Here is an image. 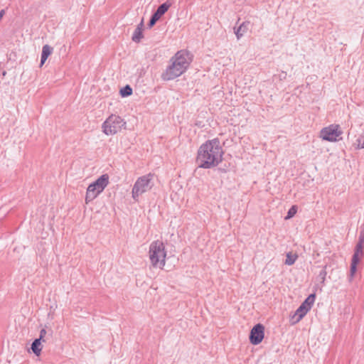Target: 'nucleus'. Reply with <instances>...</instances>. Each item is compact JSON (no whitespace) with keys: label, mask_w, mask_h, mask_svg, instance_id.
<instances>
[{"label":"nucleus","mask_w":364,"mask_h":364,"mask_svg":"<svg viewBox=\"0 0 364 364\" xmlns=\"http://www.w3.org/2000/svg\"><path fill=\"white\" fill-rule=\"evenodd\" d=\"M171 5L172 0H167L166 2L159 6L154 14L161 18L168 10Z\"/></svg>","instance_id":"obj_12"},{"label":"nucleus","mask_w":364,"mask_h":364,"mask_svg":"<svg viewBox=\"0 0 364 364\" xmlns=\"http://www.w3.org/2000/svg\"><path fill=\"white\" fill-rule=\"evenodd\" d=\"M358 149L364 148V132L360 134L359 138L357 139Z\"/></svg>","instance_id":"obj_21"},{"label":"nucleus","mask_w":364,"mask_h":364,"mask_svg":"<svg viewBox=\"0 0 364 364\" xmlns=\"http://www.w3.org/2000/svg\"><path fill=\"white\" fill-rule=\"evenodd\" d=\"M297 208L296 205H293L288 211L287 215L286 216V219H289L292 218L296 213Z\"/></svg>","instance_id":"obj_20"},{"label":"nucleus","mask_w":364,"mask_h":364,"mask_svg":"<svg viewBox=\"0 0 364 364\" xmlns=\"http://www.w3.org/2000/svg\"><path fill=\"white\" fill-rule=\"evenodd\" d=\"M154 175L151 173L142 176L136 181L132 188V198L138 200V197L151 190L154 183L152 182Z\"/></svg>","instance_id":"obj_5"},{"label":"nucleus","mask_w":364,"mask_h":364,"mask_svg":"<svg viewBox=\"0 0 364 364\" xmlns=\"http://www.w3.org/2000/svg\"><path fill=\"white\" fill-rule=\"evenodd\" d=\"M53 48L49 45H44L42 48L41 58V66H42L46 61L48 56L52 53Z\"/></svg>","instance_id":"obj_13"},{"label":"nucleus","mask_w":364,"mask_h":364,"mask_svg":"<svg viewBox=\"0 0 364 364\" xmlns=\"http://www.w3.org/2000/svg\"><path fill=\"white\" fill-rule=\"evenodd\" d=\"M108 184L109 176L107 174L102 175L95 181L90 184L86 191L85 203L87 204L96 198Z\"/></svg>","instance_id":"obj_4"},{"label":"nucleus","mask_w":364,"mask_h":364,"mask_svg":"<svg viewBox=\"0 0 364 364\" xmlns=\"http://www.w3.org/2000/svg\"><path fill=\"white\" fill-rule=\"evenodd\" d=\"M316 299V295L314 294H310L301 304H304L306 308H309L311 309L312 305L314 304Z\"/></svg>","instance_id":"obj_17"},{"label":"nucleus","mask_w":364,"mask_h":364,"mask_svg":"<svg viewBox=\"0 0 364 364\" xmlns=\"http://www.w3.org/2000/svg\"><path fill=\"white\" fill-rule=\"evenodd\" d=\"M46 334V329H44V328L41 329L40 331V336H39L38 338H41V341H45L43 338L45 337Z\"/></svg>","instance_id":"obj_24"},{"label":"nucleus","mask_w":364,"mask_h":364,"mask_svg":"<svg viewBox=\"0 0 364 364\" xmlns=\"http://www.w3.org/2000/svg\"><path fill=\"white\" fill-rule=\"evenodd\" d=\"M223 154L219 139L215 138L200 145L196 161L199 168H211L222 162Z\"/></svg>","instance_id":"obj_1"},{"label":"nucleus","mask_w":364,"mask_h":364,"mask_svg":"<svg viewBox=\"0 0 364 364\" xmlns=\"http://www.w3.org/2000/svg\"><path fill=\"white\" fill-rule=\"evenodd\" d=\"M326 266H325L323 267V269L319 272V274H318V277L321 279V281L322 283L324 282V281L326 279V276L327 274V272L326 271Z\"/></svg>","instance_id":"obj_22"},{"label":"nucleus","mask_w":364,"mask_h":364,"mask_svg":"<svg viewBox=\"0 0 364 364\" xmlns=\"http://www.w3.org/2000/svg\"><path fill=\"white\" fill-rule=\"evenodd\" d=\"M31 348L35 355H39L42 350L41 338H36L33 341Z\"/></svg>","instance_id":"obj_15"},{"label":"nucleus","mask_w":364,"mask_h":364,"mask_svg":"<svg viewBox=\"0 0 364 364\" xmlns=\"http://www.w3.org/2000/svg\"><path fill=\"white\" fill-rule=\"evenodd\" d=\"M356 245H360L363 247L364 245V229L360 232L358 241Z\"/></svg>","instance_id":"obj_23"},{"label":"nucleus","mask_w":364,"mask_h":364,"mask_svg":"<svg viewBox=\"0 0 364 364\" xmlns=\"http://www.w3.org/2000/svg\"><path fill=\"white\" fill-rule=\"evenodd\" d=\"M264 336V327L261 323H257L252 328L250 333V341L253 345L259 344Z\"/></svg>","instance_id":"obj_9"},{"label":"nucleus","mask_w":364,"mask_h":364,"mask_svg":"<svg viewBox=\"0 0 364 364\" xmlns=\"http://www.w3.org/2000/svg\"><path fill=\"white\" fill-rule=\"evenodd\" d=\"M364 256L363 247L360 245H356L354 250V253L352 257L350 268V274H349V280L351 281L356 272H357V265L360 262V259Z\"/></svg>","instance_id":"obj_8"},{"label":"nucleus","mask_w":364,"mask_h":364,"mask_svg":"<svg viewBox=\"0 0 364 364\" xmlns=\"http://www.w3.org/2000/svg\"><path fill=\"white\" fill-rule=\"evenodd\" d=\"M342 133L338 124H331L321 130L320 136L326 141H336Z\"/></svg>","instance_id":"obj_7"},{"label":"nucleus","mask_w":364,"mask_h":364,"mask_svg":"<svg viewBox=\"0 0 364 364\" xmlns=\"http://www.w3.org/2000/svg\"><path fill=\"white\" fill-rule=\"evenodd\" d=\"M4 14H5V10L4 9L1 10L0 11V21L1 20V18H3Z\"/></svg>","instance_id":"obj_25"},{"label":"nucleus","mask_w":364,"mask_h":364,"mask_svg":"<svg viewBox=\"0 0 364 364\" xmlns=\"http://www.w3.org/2000/svg\"><path fill=\"white\" fill-rule=\"evenodd\" d=\"M298 258V255L296 254H293L289 252L287 254V258L285 260V264L292 265L295 263L296 259Z\"/></svg>","instance_id":"obj_16"},{"label":"nucleus","mask_w":364,"mask_h":364,"mask_svg":"<svg viewBox=\"0 0 364 364\" xmlns=\"http://www.w3.org/2000/svg\"><path fill=\"white\" fill-rule=\"evenodd\" d=\"M250 21H244L237 28H234V33L237 39H240L245 33H247Z\"/></svg>","instance_id":"obj_10"},{"label":"nucleus","mask_w":364,"mask_h":364,"mask_svg":"<svg viewBox=\"0 0 364 364\" xmlns=\"http://www.w3.org/2000/svg\"><path fill=\"white\" fill-rule=\"evenodd\" d=\"M149 259L154 267L163 269L166 264V252L163 242L156 240L149 246Z\"/></svg>","instance_id":"obj_3"},{"label":"nucleus","mask_w":364,"mask_h":364,"mask_svg":"<svg viewBox=\"0 0 364 364\" xmlns=\"http://www.w3.org/2000/svg\"><path fill=\"white\" fill-rule=\"evenodd\" d=\"M309 311V308H306L304 304H301L295 311L294 317L296 316V322H299Z\"/></svg>","instance_id":"obj_14"},{"label":"nucleus","mask_w":364,"mask_h":364,"mask_svg":"<svg viewBox=\"0 0 364 364\" xmlns=\"http://www.w3.org/2000/svg\"><path fill=\"white\" fill-rule=\"evenodd\" d=\"M143 27H144V21L142 19L141 21L138 24L137 27L136 28V29L134 31V33L132 35V39L134 42L139 43L143 38V33H142Z\"/></svg>","instance_id":"obj_11"},{"label":"nucleus","mask_w":364,"mask_h":364,"mask_svg":"<svg viewBox=\"0 0 364 364\" xmlns=\"http://www.w3.org/2000/svg\"><path fill=\"white\" fill-rule=\"evenodd\" d=\"M159 19H160L159 16H156V15L154 13V14L151 15V18H150V20H149V23H148V26H149V28H151V27H153V26L155 25V23H156V21H157L158 20H159Z\"/></svg>","instance_id":"obj_19"},{"label":"nucleus","mask_w":364,"mask_h":364,"mask_svg":"<svg viewBox=\"0 0 364 364\" xmlns=\"http://www.w3.org/2000/svg\"><path fill=\"white\" fill-rule=\"evenodd\" d=\"M126 122L119 116L112 114L102 124L103 132L106 135H113L122 130Z\"/></svg>","instance_id":"obj_6"},{"label":"nucleus","mask_w":364,"mask_h":364,"mask_svg":"<svg viewBox=\"0 0 364 364\" xmlns=\"http://www.w3.org/2000/svg\"><path fill=\"white\" fill-rule=\"evenodd\" d=\"M119 92L122 97H128L132 94V88L127 85L122 88Z\"/></svg>","instance_id":"obj_18"},{"label":"nucleus","mask_w":364,"mask_h":364,"mask_svg":"<svg viewBox=\"0 0 364 364\" xmlns=\"http://www.w3.org/2000/svg\"><path fill=\"white\" fill-rule=\"evenodd\" d=\"M171 64L162 73L164 80H171L182 75L190 65L188 53L184 50L178 51L171 59Z\"/></svg>","instance_id":"obj_2"}]
</instances>
